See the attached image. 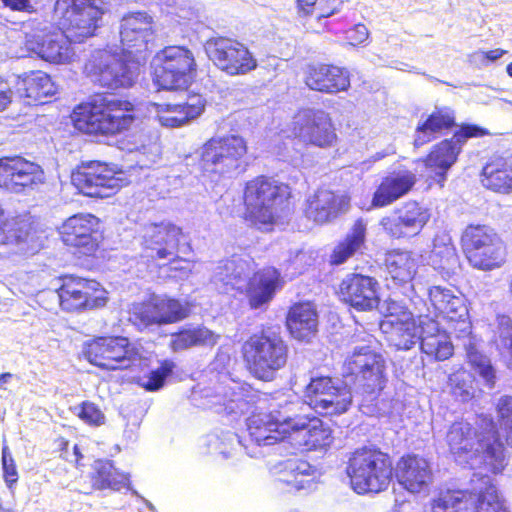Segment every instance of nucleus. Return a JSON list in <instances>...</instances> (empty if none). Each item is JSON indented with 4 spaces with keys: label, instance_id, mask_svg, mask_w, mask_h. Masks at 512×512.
<instances>
[{
    "label": "nucleus",
    "instance_id": "obj_63",
    "mask_svg": "<svg viewBox=\"0 0 512 512\" xmlns=\"http://www.w3.org/2000/svg\"><path fill=\"white\" fill-rule=\"evenodd\" d=\"M317 1L318 0H296L297 14L300 17L311 15Z\"/></svg>",
    "mask_w": 512,
    "mask_h": 512
},
{
    "label": "nucleus",
    "instance_id": "obj_32",
    "mask_svg": "<svg viewBox=\"0 0 512 512\" xmlns=\"http://www.w3.org/2000/svg\"><path fill=\"white\" fill-rule=\"evenodd\" d=\"M349 206L348 195L319 188L307 199L304 214L309 220L322 225L345 213Z\"/></svg>",
    "mask_w": 512,
    "mask_h": 512
},
{
    "label": "nucleus",
    "instance_id": "obj_7",
    "mask_svg": "<svg viewBox=\"0 0 512 512\" xmlns=\"http://www.w3.org/2000/svg\"><path fill=\"white\" fill-rule=\"evenodd\" d=\"M141 66L140 59L131 50H99L85 63L84 70L100 87L116 90L134 86L140 75Z\"/></svg>",
    "mask_w": 512,
    "mask_h": 512
},
{
    "label": "nucleus",
    "instance_id": "obj_6",
    "mask_svg": "<svg viewBox=\"0 0 512 512\" xmlns=\"http://www.w3.org/2000/svg\"><path fill=\"white\" fill-rule=\"evenodd\" d=\"M346 473L358 494H377L385 491L392 481V459L379 447L362 446L351 452Z\"/></svg>",
    "mask_w": 512,
    "mask_h": 512
},
{
    "label": "nucleus",
    "instance_id": "obj_53",
    "mask_svg": "<svg viewBox=\"0 0 512 512\" xmlns=\"http://www.w3.org/2000/svg\"><path fill=\"white\" fill-rule=\"evenodd\" d=\"M176 365L171 359H164L160 362L158 368L152 370L147 376V380L139 385L148 392H155L160 390L166 381V378L170 376Z\"/></svg>",
    "mask_w": 512,
    "mask_h": 512
},
{
    "label": "nucleus",
    "instance_id": "obj_47",
    "mask_svg": "<svg viewBox=\"0 0 512 512\" xmlns=\"http://www.w3.org/2000/svg\"><path fill=\"white\" fill-rule=\"evenodd\" d=\"M474 491L447 489L431 501L432 512H475Z\"/></svg>",
    "mask_w": 512,
    "mask_h": 512
},
{
    "label": "nucleus",
    "instance_id": "obj_23",
    "mask_svg": "<svg viewBox=\"0 0 512 512\" xmlns=\"http://www.w3.org/2000/svg\"><path fill=\"white\" fill-rule=\"evenodd\" d=\"M336 295L341 303L357 312H371L381 301L378 280L359 272L345 275L338 284Z\"/></svg>",
    "mask_w": 512,
    "mask_h": 512
},
{
    "label": "nucleus",
    "instance_id": "obj_11",
    "mask_svg": "<svg viewBox=\"0 0 512 512\" xmlns=\"http://www.w3.org/2000/svg\"><path fill=\"white\" fill-rule=\"evenodd\" d=\"M58 304L66 313H84L103 309L109 302V292L95 278L65 273L58 277Z\"/></svg>",
    "mask_w": 512,
    "mask_h": 512
},
{
    "label": "nucleus",
    "instance_id": "obj_24",
    "mask_svg": "<svg viewBox=\"0 0 512 512\" xmlns=\"http://www.w3.org/2000/svg\"><path fill=\"white\" fill-rule=\"evenodd\" d=\"M121 171L107 163L91 161L80 166L72 176V180L80 193L91 198H104L113 194L122 186L117 176Z\"/></svg>",
    "mask_w": 512,
    "mask_h": 512
},
{
    "label": "nucleus",
    "instance_id": "obj_64",
    "mask_svg": "<svg viewBox=\"0 0 512 512\" xmlns=\"http://www.w3.org/2000/svg\"><path fill=\"white\" fill-rule=\"evenodd\" d=\"M53 445L55 451L60 453L62 458L67 459L65 454L68 453L69 441L63 436H58L54 439Z\"/></svg>",
    "mask_w": 512,
    "mask_h": 512
},
{
    "label": "nucleus",
    "instance_id": "obj_13",
    "mask_svg": "<svg viewBox=\"0 0 512 512\" xmlns=\"http://www.w3.org/2000/svg\"><path fill=\"white\" fill-rule=\"evenodd\" d=\"M303 398L312 410L323 417L343 415L353 404L351 389L330 375L311 377L303 389Z\"/></svg>",
    "mask_w": 512,
    "mask_h": 512
},
{
    "label": "nucleus",
    "instance_id": "obj_35",
    "mask_svg": "<svg viewBox=\"0 0 512 512\" xmlns=\"http://www.w3.org/2000/svg\"><path fill=\"white\" fill-rule=\"evenodd\" d=\"M201 94L191 93L182 103H154L157 121L164 127L177 128L197 118L205 109Z\"/></svg>",
    "mask_w": 512,
    "mask_h": 512
},
{
    "label": "nucleus",
    "instance_id": "obj_34",
    "mask_svg": "<svg viewBox=\"0 0 512 512\" xmlns=\"http://www.w3.org/2000/svg\"><path fill=\"white\" fill-rule=\"evenodd\" d=\"M386 361L381 354L370 352L365 355L354 383L359 393L369 400L377 399L387 384Z\"/></svg>",
    "mask_w": 512,
    "mask_h": 512
},
{
    "label": "nucleus",
    "instance_id": "obj_50",
    "mask_svg": "<svg viewBox=\"0 0 512 512\" xmlns=\"http://www.w3.org/2000/svg\"><path fill=\"white\" fill-rule=\"evenodd\" d=\"M496 351L508 368H512V319L502 315L498 317V325L492 339Z\"/></svg>",
    "mask_w": 512,
    "mask_h": 512
},
{
    "label": "nucleus",
    "instance_id": "obj_62",
    "mask_svg": "<svg viewBox=\"0 0 512 512\" xmlns=\"http://www.w3.org/2000/svg\"><path fill=\"white\" fill-rule=\"evenodd\" d=\"M12 98V90L8 87L7 82L0 76V111L4 110L10 103Z\"/></svg>",
    "mask_w": 512,
    "mask_h": 512
},
{
    "label": "nucleus",
    "instance_id": "obj_10",
    "mask_svg": "<svg viewBox=\"0 0 512 512\" xmlns=\"http://www.w3.org/2000/svg\"><path fill=\"white\" fill-rule=\"evenodd\" d=\"M81 355L90 365L105 372L129 369L141 358L128 337L111 334L93 336L85 341Z\"/></svg>",
    "mask_w": 512,
    "mask_h": 512
},
{
    "label": "nucleus",
    "instance_id": "obj_61",
    "mask_svg": "<svg viewBox=\"0 0 512 512\" xmlns=\"http://www.w3.org/2000/svg\"><path fill=\"white\" fill-rule=\"evenodd\" d=\"M507 53H508L507 50H504L501 48L491 49V50H487V51H481L480 52L481 62L483 65H488L492 62L497 61L498 59H500L502 56H504Z\"/></svg>",
    "mask_w": 512,
    "mask_h": 512
},
{
    "label": "nucleus",
    "instance_id": "obj_15",
    "mask_svg": "<svg viewBox=\"0 0 512 512\" xmlns=\"http://www.w3.org/2000/svg\"><path fill=\"white\" fill-rule=\"evenodd\" d=\"M204 50L214 65L229 76L244 75L257 67V60L243 43L223 34L208 38Z\"/></svg>",
    "mask_w": 512,
    "mask_h": 512
},
{
    "label": "nucleus",
    "instance_id": "obj_46",
    "mask_svg": "<svg viewBox=\"0 0 512 512\" xmlns=\"http://www.w3.org/2000/svg\"><path fill=\"white\" fill-rule=\"evenodd\" d=\"M316 469L305 459L293 457L283 463L280 480L291 490L310 487L315 478Z\"/></svg>",
    "mask_w": 512,
    "mask_h": 512
},
{
    "label": "nucleus",
    "instance_id": "obj_12",
    "mask_svg": "<svg viewBox=\"0 0 512 512\" xmlns=\"http://www.w3.org/2000/svg\"><path fill=\"white\" fill-rule=\"evenodd\" d=\"M197 73L191 50L170 45L158 51L152 62V80L160 90H178L189 85Z\"/></svg>",
    "mask_w": 512,
    "mask_h": 512
},
{
    "label": "nucleus",
    "instance_id": "obj_49",
    "mask_svg": "<svg viewBox=\"0 0 512 512\" xmlns=\"http://www.w3.org/2000/svg\"><path fill=\"white\" fill-rule=\"evenodd\" d=\"M475 376L464 368L452 372L447 379V387L456 401L467 403L475 397Z\"/></svg>",
    "mask_w": 512,
    "mask_h": 512
},
{
    "label": "nucleus",
    "instance_id": "obj_28",
    "mask_svg": "<svg viewBox=\"0 0 512 512\" xmlns=\"http://www.w3.org/2000/svg\"><path fill=\"white\" fill-rule=\"evenodd\" d=\"M255 266L256 262L250 254H232L218 262L213 284L221 294L232 296L243 294L248 276Z\"/></svg>",
    "mask_w": 512,
    "mask_h": 512
},
{
    "label": "nucleus",
    "instance_id": "obj_22",
    "mask_svg": "<svg viewBox=\"0 0 512 512\" xmlns=\"http://www.w3.org/2000/svg\"><path fill=\"white\" fill-rule=\"evenodd\" d=\"M95 34H26L24 54H36L54 63L70 62L75 56V45L82 44Z\"/></svg>",
    "mask_w": 512,
    "mask_h": 512
},
{
    "label": "nucleus",
    "instance_id": "obj_39",
    "mask_svg": "<svg viewBox=\"0 0 512 512\" xmlns=\"http://www.w3.org/2000/svg\"><path fill=\"white\" fill-rule=\"evenodd\" d=\"M456 126L455 112L449 107L435 108L415 129L413 145L421 147Z\"/></svg>",
    "mask_w": 512,
    "mask_h": 512
},
{
    "label": "nucleus",
    "instance_id": "obj_31",
    "mask_svg": "<svg viewBox=\"0 0 512 512\" xmlns=\"http://www.w3.org/2000/svg\"><path fill=\"white\" fill-rule=\"evenodd\" d=\"M304 83L310 90L337 94L350 88V73L346 68L332 63H311L306 67Z\"/></svg>",
    "mask_w": 512,
    "mask_h": 512
},
{
    "label": "nucleus",
    "instance_id": "obj_25",
    "mask_svg": "<svg viewBox=\"0 0 512 512\" xmlns=\"http://www.w3.org/2000/svg\"><path fill=\"white\" fill-rule=\"evenodd\" d=\"M290 412L289 438L287 443L306 451H317L330 446L332 429L319 417L312 414Z\"/></svg>",
    "mask_w": 512,
    "mask_h": 512
},
{
    "label": "nucleus",
    "instance_id": "obj_60",
    "mask_svg": "<svg viewBox=\"0 0 512 512\" xmlns=\"http://www.w3.org/2000/svg\"><path fill=\"white\" fill-rule=\"evenodd\" d=\"M3 5L13 11L28 12L33 11L31 0H1Z\"/></svg>",
    "mask_w": 512,
    "mask_h": 512
},
{
    "label": "nucleus",
    "instance_id": "obj_18",
    "mask_svg": "<svg viewBox=\"0 0 512 512\" xmlns=\"http://www.w3.org/2000/svg\"><path fill=\"white\" fill-rule=\"evenodd\" d=\"M46 181L43 168L21 155L0 157V189L11 194H28Z\"/></svg>",
    "mask_w": 512,
    "mask_h": 512
},
{
    "label": "nucleus",
    "instance_id": "obj_41",
    "mask_svg": "<svg viewBox=\"0 0 512 512\" xmlns=\"http://www.w3.org/2000/svg\"><path fill=\"white\" fill-rule=\"evenodd\" d=\"M37 240V230L28 220L10 222L9 214L0 200V244H15L29 249Z\"/></svg>",
    "mask_w": 512,
    "mask_h": 512
},
{
    "label": "nucleus",
    "instance_id": "obj_1",
    "mask_svg": "<svg viewBox=\"0 0 512 512\" xmlns=\"http://www.w3.org/2000/svg\"><path fill=\"white\" fill-rule=\"evenodd\" d=\"M449 453L455 460L479 459L492 474H500L506 466L505 447L493 418L478 415L476 425L464 419L452 422L445 436Z\"/></svg>",
    "mask_w": 512,
    "mask_h": 512
},
{
    "label": "nucleus",
    "instance_id": "obj_33",
    "mask_svg": "<svg viewBox=\"0 0 512 512\" xmlns=\"http://www.w3.org/2000/svg\"><path fill=\"white\" fill-rule=\"evenodd\" d=\"M393 475L402 488L410 493H419L432 482L429 462L414 453H406L397 460Z\"/></svg>",
    "mask_w": 512,
    "mask_h": 512
},
{
    "label": "nucleus",
    "instance_id": "obj_4",
    "mask_svg": "<svg viewBox=\"0 0 512 512\" xmlns=\"http://www.w3.org/2000/svg\"><path fill=\"white\" fill-rule=\"evenodd\" d=\"M240 357L253 378L272 382L288 364L289 345L279 330L262 326L241 343Z\"/></svg>",
    "mask_w": 512,
    "mask_h": 512
},
{
    "label": "nucleus",
    "instance_id": "obj_40",
    "mask_svg": "<svg viewBox=\"0 0 512 512\" xmlns=\"http://www.w3.org/2000/svg\"><path fill=\"white\" fill-rule=\"evenodd\" d=\"M420 340L421 352L435 361H445L454 353L447 333L438 328L434 319L425 316Z\"/></svg>",
    "mask_w": 512,
    "mask_h": 512
},
{
    "label": "nucleus",
    "instance_id": "obj_43",
    "mask_svg": "<svg viewBox=\"0 0 512 512\" xmlns=\"http://www.w3.org/2000/svg\"><path fill=\"white\" fill-rule=\"evenodd\" d=\"M384 265L391 280L398 286L410 283L414 279L418 268V262L413 252L401 249L388 251Z\"/></svg>",
    "mask_w": 512,
    "mask_h": 512
},
{
    "label": "nucleus",
    "instance_id": "obj_36",
    "mask_svg": "<svg viewBox=\"0 0 512 512\" xmlns=\"http://www.w3.org/2000/svg\"><path fill=\"white\" fill-rule=\"evenodd\" d=\"M318 312L310 301L293 303L287 311L285 325L289 334L299 341H309L318 331Z\"/></svg>",
    "mask_w": 512,
    "mask_h": 512
},
{
    "label": "nucleus",
    "instance_id": "obj_3",
    "mask_svg": "<svg viewBox=\"0 0 512 512\" xmlns=\"http://www.w3.org/2000/svg\"><path fill=\"white\" fill-rule=\"evenodd\" d=\"M292 197L289 184L270 175H257L244 184L242 218L259 230L272 231L290 210Z\"/></svg>",
    "mask_w": 512,
    "mask_h": 512
},
{
    "label": "nucleus",
    "instance_id": "obj_55",
    "mask_svg": "<svg viewBox=\"0 0 512 512\" xmlns=\"http://www.w3.org/2000/svg\"><path fill=\"white\" fill-rule=\"evenodd\" d=\"M77 409V417L85 424L92 427H99L105 424V414L96 403L86 400L81 402Z\"/></svg>",
    "mask_w": 512,
    "mask_h": 512
},
{
    "label": "nucleus",
    "instance_id": "obj_45",
    "mask_svg": "<svg viewBox=\"0 0 512 512\" xmlns=\"http://www.w3.org/2000/svg\"><path fill=\"white\" fill-rule=\"evenodd\" d=\"M483 184L498 193L512 192V161L504 157L490 159L482 170Z\"/></svg>",
    "mask_w": 512,
    "mask_h": 512
},
{
    "label": "nucleus",
    "instance_id": "obj_17",
    "mask_svg": "<svg viewBox=\"0 0 512 512\" xmlns=\"http://www.w3.org/2000/svg\"><path fill=\"white\" fill-rule=\"evenodd\" d=\"M295 406V402L286 401L269 412H253L247 419L250 441L259 446L287 442L290 412H294Z\"/></svg>",
    "mask_w": 512,
    "mask_h": 512
},
{
    "label": "nucleus",
    "instance_id": "obj_52",
    "mask_svg": "<svg viewBox=\"0 0 512 512\" xmlns=\"http://www.w3.org/2000/svg\"><path fill=\"white\" fill-rule=\"evenodd\" d=\"M489 130L474 123H462L453 132L450 138H446L460 155L465 143L471 138H482L489 135Z\"/></svg>",
    "mask_w": 512,
    "mask_h": 512
},
{
    "label": "nucleus",
    "instance_id": "obj_2",
    "mask_svg": "<svg viewBox=\"0 0 512 512\" xmlns=\"http://www.w3.org/2000/svg\"><path fill=\"white\" fill-rule=\"evenodd\" d=\"M138 119L137 107L133 101L104 93L77 104L71 113L72 124L76 130L102 138L127 134Z\"/></svg>",
    "mask_w": 512,
    "mask_h": 512
},
{
    "label": "nucleus",
    "instance_id": "obj_42",
    "mask_svg": "<svg viewBox=\"0 0 512 512\" xmlns=\"http://www.w3.org/2000/svg\"><path fill=\"white\" fill-rule=\"evenodd\" d=\"M367 228L363 219H357L350 231L337 242L329 255V264L339 266L347 262L365 247Z\"/></svg>",
    "mask_w": 512,
    "mask_h": 512
},
{
    "label": "nucleus",
    "instance_id": "obj_54",
    "mask_svg": "<svg viewBox=\"0 0 512 512\" xmlns=\"http://www.w3.org/2000/svg\"><path fill=\"white\" fill-rule=\"evenodd\" d=\"M498 421L504 430L506 442L512 446V396L504 395L496 405Z\"/></svg>",
    "mask_w": 512,
    "mask_h": 512
},
{
    "label": "nucleus",
    "instance_id": "obj_58",
    "mask_svg": "<svg viewBox=\"0 0 512 512\" xmlns=\"http://www.w3.org/2000/svg\"><path fill=\"white\" fill-rule=\"evenodd\" d=\"M470 364L477 370L479 375L484 378L489 386L494 385L495 371L493 366L487 360H485L481 355H475L470 358Z\"/></svg>",
    "mask_w": 512,
    "mask_h": 512
},
{
    "label": "nucleus",
    "instance_id": "obj_51",
    "mask_svg": "<svg viewBox=\"0 0 512 512\" xmlns=\"http://www.w3.org/2000/svg\"><path fill=\"white\" fill-rule=\"evenodd\" d=\"M475 512H507L498 491L492 483H488L478 492L474 491Z\"/></svg>",
    "mask_w": 512,
    "mask_h": 512
},
{
    "label": "nucleus",
    "instance_id": "obj_20",
    "mask_svg": "<svg viewBox=\"0 0 512 512\" xmlns=\"http://www.w3.org/2000/svg\"><path fill=\"white\" fill-rule=\"evenodd\" d=\"M428 298L435 316L446 323L449 333L454 334L456 338L470 334L468 308L460 296L448 288L432 286Z\"/></svg>",
    "mask_w": 512,
    "mask_h": 512
},
{
    "label": "nucleus",
    "instance_id": "obj_27",
    "mask_svg": "<svg viewBox=\"0 0 512 512\" xmlns=\"http://www.w3.org/2000/svg\"><path fill=\"white\" fill-rule=\"evenodd\" d=\"M294 139L306 146L330 148L336 145L338 136L330 115L322 110H308L301 121L292 125Z\"/></svg>",
    "mask_w": 512,
    "mask_h": 512
},
{
    "label": "nucleus",
    "instance_id": "obj_9",
    "mask_svg": "<svg viewBox=\"0 0 512 512\" xmlns=\"http://www.w3.org/2000/svg\"><path fill=\"white\" fill-rule=\"evenodd\" d=\"M248 153L247 140L237 134L213 136L200 148L198 169L202 176L220 178L240 169Z\"/></svg>",
    "mask_w": 512,
    "mask_h": 512
},
{
    "label": "nucleus",
    "instance_id": "obj_56",
    "mask_svg": "<svg viewBox=\"0 0 512 512\" xmlns=\"http://www.w3.org/2000/svg\"><path fill=\"white\" fill-rule=\"evenodd\" d=\"M153 20L146 12H134L122 18L121 28L130 32H146L150 30Z\"/></svg>",
    "mask_w": 512,
    "mask_h": 512
},
{
    "label": "nucleus",
    "instance_id": "obj_48",
    "mask_svg": "<svg viewBox=\"0 0 512 512\" xmlns=\"http://www.w3.org/2000/svg\"><path fill=\"white\" fill-rule=\"evenodd\" d=\"M92 486L97 490H115L118 491L129 481V478L123 472L116 469L111 462L105 461L99 463L91 476Z\"/></svg>",
    "mask_w": 512,
    "mask_h": 512
},
{
    "label": "nucleus",
    "instance_id": "obj_38",
    "mask_svg": "<svg viewBox=\"0 0 512 512\" xmlns=\"http://www.w3.org/2000/svg\"><path fill=\"white\" fill-rule=\"evenodd\" d=\"M459 154L453 145L444 138L435 143L428 153L421 159L423 166L430 171L433 183L443 188L447 180L448 171L458 161Z\"/></svg>",
    "mask_w": 512,
    "mask_h": 512
},
{
    "label": "nucleus",
    "instance_id": "obj_26",
    "mask_svg": "<svg viewBox=\"0 0 512 512\" xmlns=\"http://www.w3.org/2000/svg\"><path fill=\"white\" fill-rule=\"evenodd\" d=\"M393 212L395 216H385L380 220L384 232L393 239L419 235L431 218L429 208L413 199L403 202Z\"/></svg>",
    "mask_w": 512,
    "mask_h": 512
},
{
    "label": "nucleus",
    "instance_id": "obj_19",
    "mask_svg": "<svg viewBox=\"0 0 512 512\" xmlns=\"http://www.w3.org/2000/svg\"><path fill=\"white\" fill-rule=\"evenodd\" d=\"M60 237L80 258H95L103 238L100 220L89 213L74 214L63 222Z\"/></svg>",
    "mask_w": 512,
    "mask_h": 512
},
{
    "label": "nucleus",
    "instance_id": "obj_14",
    "mask_svg": "<svg viewBox=\"0 0 512 512\" xmlns=\"http://www.w3.org/2000/svg\"><path fill=\"white\" fill-rule=\"evenodd\" d=\"M425 317L416 316L405 305L387 301L380 321V330L386 341L396 350H409L419 341Z\"/></svg>",
    "mask_w": 512,
    "mask_h": 512
},
{
    "label": "nucleus",
    "instance_id": "obj_44",
    "mask_svg": "<svg viewBox=\"0 0 512 512\" xmlns=\"http://www.w3.org/2000/svg\"><path fill=\"white\" fill-rule=\"evenodd\" d=\"M218 339V335L203 325L181 327L171 333L169 349L172 352H181L193 347L214 346Z\"/></svg>",
    "mask_w": 512,
    "mask_h": 512
},
{
    "label": "nucleus",
    "instance_id": "obj_16",
    "mask_svg": "<svg viewBox=\"0 0 512 512\" xmlns=\"http://www.w3.org/2000/svg\"><path fill=\"white\" fill-rule=\"evenodd\" d=\"M190 313L188 303L168 295H151L144 301L133 303L129 311L130 320L145 328L178 323Z\"/></svg>",
    "mask_w": 512,
    "mask_h": 512
},
{
    "label": "nucleus",
    "instance_id": "obj_21",
    "mask_svg": "<svg viewBox=\"0 0 512 512\" xmlns=\"http://www.w3.org/2000/svg\"><path fill=\"white\" fill-rule=\"evenodd\" d=\"M107 11L104 0H57L54 6L61 29L94 31Z\"/></svg>",
    "mask_w": 512,
    "mask_h": 512
},
{
    "label": "nucleus",
    "instance_id": "obj_37",
    "mask_svg": "<svg viewBox=\"0 0 512 512\" xmlns=\"http://www.w3.org/2000/svg\"><path fill=\"white\" fill-rule=\"evenodd\" d=\"M15 89L27 105H41L56 93L51 77L42 71H30L17 77Z\"/></svg>",
    "mask_w": 512,
    "mask_h": 512
},
{
    "label": "nucleus",
    "instance_id": "obj_59",
    "mask_svg": "<svg viewBox=\"0 0 512 512\" xmlns=\"http://www.w3.org/2000/svg\"><path fill=\"white\" fill-rule=\"evenodd\" d=\"M342 2L340 0H321L319 2V18H326L340 10Z\"/></svg>",
    "mask_w": 512,
    "mask_h": 512
},
{
    "label": "nucleus",
    "instance_id": "obj_8",
    "mask_svg": "<svg viewBox=\"0 0 512 512\" xmlns=\"http://www.w3.org/2000/svg\"><path fill=\"white\" fill-rule=\"evenodd\" d=\"M460 247L468 263L477 270L492 271L506 262L505 243L496 230L486 224H468L461 233Z\"/></svg>",
    "mask_w": 512,
    "mask_h": 512
},
{
    "label": "nucleus",
    "instance_id": "obj_29",
    "mask_svg": "<svg viewBox=\"0 0 512 512\" xmlns=\"http://www.w3.org/2000/svg\"><path fill=\"white\" fill-rule=\"evenodd\" d=\"M417 182L416 173L406 166H399L387 172L372 194V207L384 208L393 204L411 193Z\"/></svg>",
    "mask_w": 512,
    "mask_h": 512
},
{
    "label": "nucleus",
    "instance_id": "obj_57",
    "mask_svg": "<svg viewBox=\"0 0 512 512\" xmlns=\"http://www.w3.org/2000/svg\"><path fill=\"white\" fill-rule=\"evenodd\" d=\"M1 462L4 481L11 488L18 481V472L15 460L6 445L2 447Z\"/></svg>",
    "mask_w": 512,
    "mask_h": 512
},
{
    "label": "nucleus",
    "instance_id": "obj_30",
    "mask_svg": "<svg viewBox=\"0 0 512 512\" xmlns=\"http://www.w3.org/2000/svg\"><path fill=\"white\" fill-rule=\"evenodd\" d=\"M284 284L285 280L278 268L264 266L249 277L243 294L250 309L256 310L267 306Z\"/></svg>",
    "mask_w": 512,
    "mask_h": 512
},
{
    "label": "nucleus",
    "instance_id": "obj_5",
    "mask_svg": "<svg viewBox=\"0 0 512 512\" xmlns=\"http://www.w3.org/2000/svg\"><path fill=\"white\" fill-rule=\"evenodd\" d=\"M185 238L183 228L173 222L150 223L142 237L140 257L148 266L165 267L169 277L186 276L191 261L179 256Z\"/></svg>",
    "mask_w": 512,
    "mask_h": 512
}]
</instances>
